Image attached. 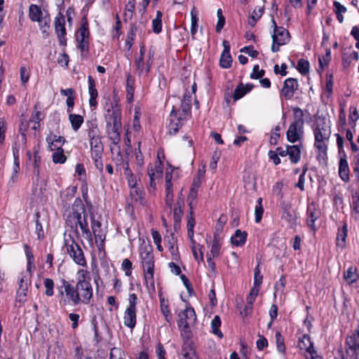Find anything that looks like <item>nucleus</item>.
<instances>
[{
  "label": "nucleus",
  "mask_w": 359,
  "mask_h": 359,
  "mask_svg": "<svg viewBox=\"0 0 359 359\" xmlns=\"http://www.w3.org/2000/svg\"><path fill=\"white\" fill-rule=\"evenodd\" d=\"M87 215L86 213V208L79 200L77 203L73 206L72 211L67 215L66 223L71 228H75V232L78 234V226L82 232V236L90 243H93V233L88 227L87 222Z\"/></svg>",
  "instance_id": "nucleus-1"
},
{
  "label": "nucleus",
  "mask_w": 359,
  "mask_h": 359,
  "mask_svg": "<svg viewBox=\"0 0 359 359\" xmlns=\"http://www.w3.org/2000/svg\"><path fill=\"white\" fill-rule=\"evenodd\" d=\"M121 119V108L115 101L111 104V108L107 110L105 114L107 133L114 143L120 140V131L122 126Z\"/></svg>",
  "instance_id": "nucleus-2"
},
{
  "label": "nucleus",
  "mask_w": 359,
  "mask_h": 359,
  "mask_svg": "<svg viewBox=\"0 0 359 359\" xmlns=\"http://www.w3.org/2000/svg\"><path fill=\"white\" fill-rule=\"evenodd\" d=\"M60 282L61 285L57 287L60 304L64 306L70 304L79 305V298L78 297V293L76 292L75 286L65 279H62Z\"/></svg>",
  "instance_id": "nucleus-3"
},
{
  "label": "nucleus",
  "mask_w": 359,
  "mask_h": 359,
  "mask_svg": "<svg viewBox=\"0 0 359 359\" xmlns=\"http://www.w3.org/2000/svg\"><path fill=\"white\" fill-rule=\"evenodd\" d=\"M191 95H188L186 93L184 95L183 100H182L180 109L182 114L179 117H177V111L172 109L170 113V124L169 133L171 135H175L179 128L182 126L183 121L186 118L187 115L190 112L191 110Z\"/></svg>",
  "instance_id": "nucleus-4"
},
{
  "label": "nucleus",
  "mask_w": 359,
  "mask_h": 359,
  "mask_svg": "<svg viewBox=\"0 0 359 359\" xmlns=\"http://www.w3.org/2000/svg\"><path fill=\"white\" fill-rule=\"evenodd\" d=\"M152 252V247L151 245H144L140 248V259L144 272L146 283H150L154 287V260Z\"/></svg>",
  "instance_id": "nucleus-5"
},
{
  "label": "nucleus",
  "mask_w": 359,
  "mask_h": 359,
  "mask_svg": "<svg viewBox=\"0 0 359 359\" xmlns=\"http://www.w3.org/2000/svg\"><path fill=\"white\" fill-rule=\"evenodd\" d=\"M315 136L314 146L319 151L326 154L327 150V142L331 135V128L323 120L317 122L313 130Z\"/></svg>",
  "instance_id": "nucleus-6"
},
{
  "label": "nucleus",
  "mask_w": 359,
  "mask_h": 359,
  "mask_svg": "<svg viewBox=\"0 0 359 359\" xmlns=\"http://www.w3.org/2000/svg\"><path fill=\"white\" fill-rule=\"evenodd\" d=\"M88 137L90 141L91 156L102 155L104 147L101 141L100 130L95 121H88Z\"/></svg>",
  "instance_id": "nucleus-7"
},
{
  "label": "nucleus",
  "mask_w": 359,
  "mask_h": 359,
  "mask_svg": "<svg viewBox=\"0 0 359 359\" xmlns=\"http://www.w3.org/2000/svg\"><path fill=\"white\" fill-rule=\"evenodd\" d=\"M178 326L181 330L182 335L187 340L191 337L190 327L196 321V315L194 309L187 306L182 311L179 315Z\"/></svg>",
  "instance_id": "nucleus-8"
},
{
  "label": "nucleus",
  "mask_w": 359,
  "mask_h": 359,
  "mask_svg": "<svg viewBox=\"0 0 359 359\" xmlns=\"http://www.w3.org/2000/svg\"><path fill=\"white\" fill-rule=\"evenodd\" d=\"M347 349L346 354L344 353L341 348L337 351L336 357L341 358V359H348L353 358L358 359L359 355V325L355 330L346 338V341Z\"/></svg>",
  "instance_id": "nucleus-9"
},
{
  "label": "nucleus",
  "mask_w": 359,
  "mask_h": 359,
  "mask_svg": "<svg viewBox=\"0 0 359 359\" xmlns=\"http://www.w3.org/2000/svg\"><path fill=\"white\" fill-rule=\"evenodd\" d=\"M145 48L140 47V54L135 58L136 71L140 76H147L150 72L151 67L154 62V51L149 50L147 57H144Z\"/></svg>",
  "instance_id": "nucleus-10"
},
{
  "label": "nucleus",
  "mask_w": 359,
  "mask_h": 359,
  "mask_svg": "<svg viewBox=\"0 0 359 359\" xmlns=\"http://www.w3.org/2000/svg\"><path fill=\"white\" fill-rule=\"evenodd\" d=\"M273 33L272 34L273 44L271 46V50L277 52L280 46L287 43L290 38L289 32L283 27H278L275 20H272Z\"/></svg>",
  "instance_id": "nucleus-11"
},
{
  "label": "nucleus",
  "mask_w": 359,
  "mask_h": 359,
  "mask_svg": "<svg viewBox=\"0 0 359 359\" xmlns=\"http://www.w3.org/2000/svg\"><path fill=\"white\" fill-rule=\"evenodd\" d=\"M137 296L135 294H131L129 296V306L126 309L124 314V325L130 328H133L136 324V304Z\"/></svg>",
  "instance_id": "nucleus-12"
},
{
  "label": "nucleus",
  "mask_w": 359,
  "mask_h": 359,
  "mask_svg": "<svg viewBox=\"0 0 359 359\" xmlns=\"http://www.w3.org/2000/svg\"><path fill=\"white\" fill-rule=\"evenodd\" d=\"M78 297L79 298V304H88L93 297V287L90 283L76 282L75 285Z\"/></svg>",
  "instance_id": "nucleus-13"
},
{
  "label": "nucleus",
  "mask_w": 359,
  "mask_h": 359,
  "mask_svg": "<svg viewBox=\"0 0 359 359\" xmlns=\"http://www.w3.org/2000/svg\"><path fill=\"white\" fill-rule=\"evenodd\" d=\"M66 248L67 253L75 263L82 266H86L87 263L83 252L74 241H72L71 244H66Z\"/></svg>",
  "instance_id": "nucleus-14"
},
{
  "label": "nucleus",
  "mask_w": 359,
  "mask_h": 359,
  "mask_svg": "<svg viewBox=\"0 0 359 359\" xmlns=\"http://www.w3.org/2000/svg\"><path fill=\"white\" fill-rule=\"evenodd\" d=\"M165 210L171 214L172 212V204L173 203V183L172 182L176 181V178L173 177L172 172H167L165 175Z\"/></svg>",
  "instance_id": "nucleus-15"
},
{
  "label": "nucleus",
  "mask_w": 359,
  "mask_h": 359,
  "mask_svg": "<svg viewBox=\"0 0 359 359\" xmlns=\"http://www.w3.org/2000/svg\"><path fill=\"white\" fill-rule=\"evenodd\" d=\"M304 120H295L292 122L287 131V139L290 142H295L301 139L303 135Z\"/></svg>",
  "instance_id": "nucleus-16"
},
{
  "label": "nucleus",
  "mask_w": 359,
  "mask_h": 359,
  "mask_svg": "<svg viewBox=\"0 0 359 359\" xmlns=\"http://www.w3.org/2000/svg\"><path fill=\"white\" fill-rule=\"evenodd\" d=\"M90 219L91 222L92 233L95 236L96 242L99 240L101 243H103L106 236L101 229V222L95 219L93 212H90Z\"/></svg>",
  "instance_id": "nucleus-17"
},
{
  "label": "nucleus",
  "mask_w": 359,
  "mask_h": 359,
  "mask_svg": "<svg viewBox=\"0 0 359 359\" xmlns=\"http://www.w3.org/2000/svg\"><path fill=\"white\" fill-rule=\"evenodd\" d=\"M55 29L57 34V37L61 45H66V29L65 27V18L61 15L60 18L55 19Z\"/></svg>",
  "instance_id": "nucleus-18"
},
{
  "label": "nucleus",
  "mask_w": 359,
  "mask_h": 359,
  "mask_svg": "<svg viewBox=\"0 0 359 359\" xmlns=\"http://www.w3.org/2000/svg\"><path fill=\"white\" fill-rule=\"evenodd\" d=\"M222 44L224 46V50L220 57L219 63L222 68L226 69L231 67V64L232 62V59L230 54V45L229 41L226 40L223 41Z\"/></svg>",
  "instance_id": "nucleus-19"
},
{
  "label": "nucleus",
  "mask_w": 359,
  "mask_h": 359,
  "mask_svg": "<svg viewBox=\"0 0 359 359\" xmlns=\"http://www.w3.org/2000/svg\"><path fill=\"white\" fill-rule=\"evenodd\" d=\"M297 81L294 79H287L285 81L282 93L286 99L291 98L297 89Z\"/></svg>",
  "instance_id": "nucleus-20"
},
{
  "label": "nucleus",
  "mask_w": 359,
  "mask_h": 359,
  "mask_svg": "<svg viewBox=\"0 0 359 359\" xmlns=\"http://www.w3.org/2000/svg\"><path fill=\"white\" fill-rule=\"evenodd\" d=\"M28 278L26 275L22 274L18 282V290L17 291V298L20 302L25 301L28 290Z\"/></svg>",
  "instance_id": "nucleus-21"
},
{
  "label": "nucleus",
  "mask_w": 359,
  "mask_h": 359,
  "mask_svg": "<svg viewBox=\"0 0 359 359\" xmlns=\"http://www.w3.org/2000/svg\"><path fill=\"white\" fill-rule=\"evenodd\" d=\"M148 175L149 177V184L151 188L154 190L156 189V180L161 178L162 176V170L160 167L156 165L154 167L152 165L148 167Z\"/></svg>",
  "instance_id": "nucleus-22"
},
{
  "label": "nucleus",
  "mask_w": 359,
  "mask_h": 359,
  "mask_svg": "<svg viewBox=\"0 0 359 359\" xmlns=\"http://www.w3.org/2000/svg\"><path fill=\"white\" fill-rule=\"evenodd\" d=\"M184 203L182 202V198L177 200L176 203L174 205V208L172 207L171 213L173 214V219H174V226L176 229L177 226H179L182 216L183 214L182 207L184 205Z\"/></svg>",
  "instance_id": "nucleus-23"
},
{
  "label": "nucleus",
  "mask_w": 359,
  "mask_h": 359,
  "mask_svg": "<svg viewBox=\"0 0 359 359\" xmlns=\"http://www.w3.org/2000/svg\"><path fill=\"white\" fill-rule=\"evenodd\" d=\"M48 147L50 150L62 149L61 147L65 142L64 137L50 134L46 137Z\"/></svg>",
  "instance_id": "nucleus-24"
},
{
  "label": "nucleus",
  "mask_w": 359,
  "mask_h": 359,
  "mask_svg": "<svg viewBox=\"0 0 359 359\" xmlns=\"http://www.w3.org/2000/svg\"><path fill=\"white\" fill-rule=\"evenodd\" d=\"M320 216V211L316 208L313 204H311L308 207V226L315 230V221Z\"/></svg>",
  "instance_id": "nucleus-25"
},
{
  "label": "nucleus",
  "mask_w": 359,
  "mask_h": 359,
  "mask_svg": "<svg viewBox=\"0 0 359 359\" xmlns=\"http://www.w3.org/2000/svg\"><path fill=\"white\" fill-rule=\"evenodd\" d=\"M339 175L343 181L348 182L349 180V168L345 154L339 161Z\"/></svg>",
  "instance_id": "nucleus-26"
},
{
  "label": "nucleus",
  "mask_w": 359,
  "mask_h": 359,
  "mask_svg": "<svg viewBox=\"0 0 359 359\" xmlns=\"http://www.w3.org/2000/svg\"><path fill=\"white\" fill-rule=\"evenodd\" d=\"M262 4L260 6H256L255 8L254 9V11H252L251 16L250 17V19L248 20V24L251 27H254L256 25V22H257V20L261 18V17L262 16V15L264 13V0H262Z\"/></svg>",
  "instance_id": "nucleus-27"
},
{
  "label": "nucleus",
  "mask_w": 359,
  "mask_h": 359,
  "mask_svg": "<svg viewBox=\"0 0 359 359\" xmlns=\"http://www.w3.org/2000/svg\"><path fill=\"white\" fill-rule=\"evenodd\" d=\"M182 355L184 359H198L193 348L192 343L189 340H187L184 343Z\"/></svg>",
  "instance_id": "nucleus-28"
},
{
  "label": "nucleus",
  "mask_w": 359,
  "mask_h": 359,
  "mask_svg": "<svg viewBox=\"0 0 359 359\" xmlns=\"http://www.w3.org/2000/svg\"><path fill=\"white\" fill-rule=\"evenodd\" d=\"M247 238V233L237 229L234 235L231 238V243L235 246H242L245 244Z\"/></svg>",
  "instance_id": "nucleus-29"
},
{
  "label": "nucleus",
  "mask_w": 359,
  "mask_h": 359,
  "mask_svg": "<svg viewBox=\"0 0 359 359\" xmlns=\"http://www.w3.org/2000/svg\"><path fill=\"white\" fill-rule=\"evenodd\" d=\"M287 155L292 163H297L301 157V150L298 145H287Z\"/></svg>",
  "instance_id": "nucleus-30"
},
{
  "label": "nucleus",
  "mask_w": 359,
  "mask_h": 359,
  "mask_svg": "<svg viewBox=\"0 0 359 359\" xmlns=\"http://www.w3.org/2000/svg\"><path fill=\"white\" fill-rule=\"evenodd\" d=\"M358 277V270L355 266L349 267L347 271L344 273V278L349 285L355 283Z\"/></svg>",
  "instance_id": "nucleus-31"
},
{
  "label": "nucleus",
  "mask_w": 359,
  "mask_h": 359,
  "mask_svg": "<svg viewBox=\"0 0 359 359\" xmlns=\"http://www.w3.org/2000/svg\"><path fill=\"white\" fill-rule=\"evenodd\" d=\"M29 15L32 21H36L39 23L42 22V11L39 6L32 4L29 6Z\"/></svg>",
  "instance_id": "nucleus-32"
},
{
  "label": "nucleus",
  "mask_w": 359,
  "mask_h": 359,
  "mask_svg": "<svg viewBox=\"0 0 359 359\" xmlns=\"http://www.w3.org/2000/svg\"><path fill=\"white\" fill-rule=\"evenodd\" d=\"M130 195L134 202L140 204L144 203L143 192L137 187L130 188Z\"/></svg>",
  "instance_id": "nucleus-33"
},
{
  "label": "nucleus",
  "mask_w": 359,
  "mask_h": 359,
  "mask_svg": "<svg viewBox=\"0 0 359 359\" xmlns=\"http://www.w3.org/2000/svg\"><path fill=\"white\" fill-rule=\"evenodd\" d=\"M69 119L71 123L72 129L74 131H77L83 123V116L78 114H70L69 115Z\"/></svg>",
  "instance_id": "nucleus-34"
},
{
  "label": "nucleus",
  "mask_w": 359,
  "mask_h": 359,
  "mask_svg": "<svg viewBox=\"0 0 359 359\" xmlns=\"http://www.w3.org/2000/svg\"><path fill=\"white\" fill-rule=\"evenodd\" d=\"M347 226L344 224L341 229H339L337 236V245L341 248H344L346 243V238L347 236Z\"/></svg>",
  "instance_id": "nucleus-35"
},
{
  "label": "nucleus",
  "mask_w": 359,
  "mask_h": 359,
  "mask_svg": "<svg viewBox=\"0 0 359 359\" xmlns=\"http://www.w3.org/2000/svg\"><path fill=\"white\" fill-rule=\"evenodd\" d=\"M221 325V320L218 316H215L211 322L212 332L220 339L223 337V334L219 329Z\"/></svg>",
  "instance_id": "nucleus-36"
},
{
  "label": "nucleus",
  "mask_w": 359,
  "mask_h": 359,
  "mask_svg": "<svg viewBox=\"0 0 359 359\" xmlns=\"http://www.w3.org/2000/svg\"><path fill=\"white\" fill-rule=\"evenodd\" d=\"M299 347L302 350H305L306 351H310L313 348V344L311 341V339L307 335H304L299 340Z\"/></svg>",
  "instance_id": "nucleus-37"
},
{
  "label": "nucleus",
  "mask_w": 359,
  "mask_h": 359,
  "mask_svg": "<svg viewBox=\"0 0 359 359\" xmlns=\"http://www.w3.org/2000/svg\"><path fill=\"white\" fill-rule=\"evenodd\" d=\"M221 245L219 243V237L217 234H214V239L211 245L210 254H208L212 257H217L219 254Z\"/></svg>",
  "instance_id": "nucleus-38"
},
{
  "label": "nucleus",
  "mask_w": 359,
  "mask_h": 359,
  "mask_svg": "<svg viewBox=\"0 0 359 359\" xmlns=\"http://www.w3.org/2000/svg\"><path fill=\"white\" fill-rule=\"evenodd\" d=\"M191 34L193 39H194V35L197 31V12L196 8L194 7L191 11Z\"/></svg>",
  "instance_id": "nucleus-39"
},
{
  "label": "nucleus",
  "mask_w": 359,
  "mask_h": 359,
  "mask_svg": "<svg viewBox=\"0 0 359 359\" xmlns=\"http://www.w3.org/2000/svg\"><path fill=\"white\" fill-rule=\"evenodd\" d=\"M88 23L86 21L84 24L79 28L77 34H76V40H85L89 35V31L87 27Z\"/></svg>",
  "instance_id": "nucleus-40"
},
{
  "label": "nucleus",
  "mask_w": 359,
  "mask_h": 359,
  "mask_svg": "<svg viewBox=\"0 0 359 359\" xmlns=\"http://www.w3.org/2000/svg\"><path fill=\"white\" fill-rule=\"evenodd\" d=\"M250 91V88L245 90L243 84H240L234 90L233 99L234 100H239L243 97L248 92Z\"/></svg>",
  "instance_id": "nucleus-41"
},
{
  "label": "nucleus",
  "mask_w": 359,
  "mask_h": 359,
  "mask_svg": "<svg viewBox=\"0 0 359 359\" xmlns=\"http://www.w3.org/2000/svg\"><path fill=\"white\" fill-rule=\"evenodd\" d=\"M53 161L55 163H63L66 161V156L64 155L63 149H57L53 154Z\"/></svg>",
  "instance_id": "nucleus-42"
},
{
  "label": "nucleus",
  "mask_w": 359,
  "mask_h": 359,
  "mask_svg": "<svg viewBox=\"0 0 359 359\" xmlns=\"http://www.w3.org/2000/svg\"><path fill=\"white\" fill-rule=\"evenodd\" d=\"M297 68L299 72L302 74H306L309 71V62L307 60L301 59L299 60L297 64Z\"/></svg>",
  "instance_id": "nucleus-43"
},
{
  "label": "nucleus",
  "mask_w": 359,
  "mask_h": 359,
  "mask_svg": "<svg viewBox=\"0 0 359 359\" xmlns=\"http://www.w3.org/2000/svg\"><path fill=\"white\" fill-rule=\"evenodd\" d=\"M89 272L85 269H80L76 273L77 282L90 283Z\"/></svg>",
  "instance_id": "nucleus-44"
},
{
  "label": "nucleus",
  "mask_w": 359,
  "mask_h": 359,
  "mask_svg": "<svg viewBox=\"0 0 359 359\" xmlns=\"http://www.w3.org/2000/svg\"><path fill=\"white\" fill-rule=\"evenodd\" d=\"M176 243H177L176 238H175L174 236L172 235V245L170 246H169V250L172 255V259L175 260H177L179 258V251H178V248L176 245Z\"/></svg>",
  "instance_id": "nucleus-45"
},
{
  "label": "nucleus",
  "mask_w": 359,
  "mask_h": 359,
  "mask_svg": "<svg viewBox=\"0 0 359 359\" xmlns=\"http://www.w3.org/2000/svg\"><path fill=\"white\" fill-rule=\"evenodd\" d=\"M125 353L119 348H113L109 353V359H124Z\"/></svg>",
  "instance_id": "nucleus-46"
},
{
  "label": "nucleus",
  "mask_w": 359,
  "mask_h": 359,
  "mask_svg": "<svg viewBox=\"0 0 359 359\" xmlns=\"http://www.w3.org/2000/svg\"><path fill=\"white\" fill-rule=\"evenodd\" d=\"M44 286L46 287L45 294L51 297L53 295V287H54V282L50 278H45L44 279Z\"/></svg>",
  "instance_id": "nucleus-47"
},
{
  "label": "nucleus",
  "mask_w": 359,
  "mask_h": 359,
  "mask_svg": "<svg viewBox=\"0 0 359 359\" xmlns=\"http://www.w3.org/2000/svg\"><path fill=\"white\" fill-rule=\"evenodd\" d=\"M276 341L278 351L281 353H284L285 351V346L284 344L283 337L280 332H277L276 334Z\"/></svg>",
  "instance_id": "nucleus-48"
},
{
  "label": "nucleus",
  "mask_w": 359,
  "mask_h": 359,
  "mask_svg": "<svg viewBox=\"0 0 359 359\" xmlns=\"http://www.w3.org/2000/svg\"><path fill=\"white\" fill-rule=\"evenodd\" d=\"M135 1L130 0L128 2L126 6V11H125V17L126 18L131 19L133 16V13L135 10Z\"/></svg>",
  "instance_id": "nucleus-49"
},
{
  "label": "nucleus",
  "mask_w": 359,
  "mask_h": 359,
  "mask_svg": "<svg viewBox=\"0 0 359 359\" xmlns=\"http://www.w3.org/2000/svg\"><path fill=\"white\" fill-rule=\"evenodd\" d=\"M88 93L90 95V100H89V104L91 107H96L97 106V101L96 98L97 97V90L94 88H88Z\"/></svg>",
  "instance_id": "nucleus-50"
},
{
  "label": "nucleus",
  "mask_w": 359,
  "mask_h": 359,
  "mask_svg": "<svg viewBox=\"0 0 359 359\" xmlns=\"http://www.w3.org/2000/svg\"><path fill=\"white\" fill-rule=\"evenodd\" d=\"M285 280L283 276H281L279 281L276 283L274 287V297H276L278 293H283L285 288Z\"/></svg>",
  "instance_id": "nucleus-51"
},
{
  "label": "nucleus",
  "mask_w": 359,
  "mask_h": 359,
  "mask_svg": "<svg viewBox=\"0 0 359 359\" xmlns=\"http://www.w3.org/2000/svg\"><path fill=\"white\" fill-rule=\"evenodd\" d=\"M198 196V190H195L194 188H191L189 194L188 196V201L190 210H193V206L195 203Z\"/></svg>",
  "instance_id": "nucleus-52"
},
{
  "label": "nucleus",
  "mask_w": 359,
  "mask_h": 359,
  "mask_svg": "<svg viewBox=\"0 0 359 359\" xmlns=\"http://www.w3.org/2000/svg\"><path fill=\"white\" fill-rule=\"evenodd\" d=\"M161 310L162 313L164 315L165 320L168 323L170 322L171 316L170 314V311L168 309V304L165 302L164 299H161Z\"/></svg>",
  "instance_id": "nucleus-53"
},
{
  "label": "nucleus",
  "mask_w": 359,
  "mask_h": 359,
  "mask_svg": "<svg viewBox=\"0 0 359 359\" xmlns=\"http://www.w3.org/2000/svg\"><path fill=\"white\" fill-rule=\"evenodd\" d=\"M264 75V71L263 69L259 70V67L258 65H256L253 67V70L252 74H250V77L252 79H261Z\"/></svg>",
  "instance_id": "nucleus-54"
},
{
  "label": "nucleus",
  "mask_w": 359,
  "mask_h": 359,
  "mask_svg": "<svg viewBox=\"0 0 359 359\" xmlns=\"http://www.w3.org/2000/svg\"><path fill=\"white\" fill-rule=\"evenodd\" d=\"M13 154L14 157V172H18L20 170V158H19V150L18 149L13 148Z\"/></svg>",
  "instance_id": "nucleus-55"
},
{
  "label": "nucleus",
  "mask_w": 359,
  "mask_h": 359,
  "mask_svg": "<svg viewBox=\"0 0 359 359\" xmlns=\"http://www.w3.org/2000/svg\"><path fill=\"white\" fill-rule=\"evenodd\" d=\"M280 130V127L279 126H276V128H274V130L272 132L271 135V138H270V143L271 144H276L277 142H278V139L280 136V134H279V131Z\"/></svg>",
  "instance_id": "nucleus-56"
},
{
  "label": "nucleus",
  "mask_w": 359,
  "mask_h": 359,
  "mask_svg": "<svg viewBox=\"0 0 359 359\" xmlns=\"http://www.w3.org/2000/svg\"><path fill=\"white\" fill-rule=\"evenodd\" d=\"M140 144L141 142H138V147L135 149V156H136V162L137 165L142 166L144 164V158L143 155L140 150Z\"/></svg>",
  "instance_id": "nucleus-57"
},
{
  "label": "nucleus",
  "mask_w": 359,
  "mask_h": 359,
  "mask_svg": "<svg viewBox=\"0 0 359 359\" xmlns=\"http://www.w3.org/2000/svg\"><path fill=\"white\" fill-rule=\"evenodd\" d=\"M122 268L126 271V276L131 274L132 262L128 259H124L122 262Z\"/></svg>",
  "instance_id": "nucleus-58"
},
{
  "label": "nucleus",
  "mask_w": 359,
  "mask_h": 359,
  "mask_svg": "<svg viewBox=\"0 0 359 359\" xmlns=\"http://www.w3.org/2000/svg\"><path fill=\"white\" fill-rule=\"evenodd\" d=\"M264 212V209L262 205H256L255 208V222L259 223L261 222L262 218V215Z\"/></svg>",
  "instance_id": "nucleus-59"
},
{
  "label": "nucleus",
  "mask_w": 359,
  "mask_h": 359,
  "mask_svg": "<svg viewBox=\"0 0 359 359\" xmlns=\"http://www.w3.org/2000/svg\"><path fill=\"white\" fill-rule=\"evenodd\" d=\"M162 28V20L154 19L152 20V29L154 33L158 34Z\"/></svg>",
  "instance_id": "nucleus-60"
},
{
  "label": "nucleus",
  "mask_w": 359,
  "mask_h": 359,
  "mask_svg": "<svg viewBox=\"0 0 359 359\" xmlns=\"http://www.w3.org/2000/svg\"><path fill=\"white\" fill-rule=\"evenodd\" d=\"M241 52H244L248 54L250 57L255 58L257 57L259 53L257 50H254L252 46H246L241 50Z\"/></svg>",
  "instance_id": "nucleus-61"
},
{
  "label": "nucleus",
  "mask_w": 359,
  "mask_h": 359,
  "mask_svg": "<svg viewBox=\"0 0 359 359\" xmlns=\"http://www.w3.org/2000/svg\"><path fill=\"white\" fill-rule=\"evenodd\" d=\"M226 222V219L224 217H220L217 221V223L216 224L215 227V234L217 235V237H219V233L222 231L224 224Z\"/></svg>",
  "instance_id": "nucleus-62"
},
{
  "label": "nucleus",
  "mask_w": 359,
  "mask_h": 359,
  "mask_svg": "<svg viewBox=\"0 0 359 359\" xmlns=\"http://www.w3.org/2000/svg\"><path fill=\"white\" fill-rule=\"evenodd\" d=\"M267 346H268V341H267L266 339L262 335H259V339L257 341V348L259 351H262L264 348H266Z\"/></svg>",
  "instance_id": "nucleus-63"
},
{
  "label": "nucleus",
  "mask_w": 359,
  "mask_h": 359,
  "mask_svg": "<svg viewBox=\"0 0 359 359\" xmlns=\"http://www.w3.org/2000/svg\"><path fill=\"white\" fill-rule=\"evenodd\" d=\"M333 6L334 7V13H344L346 12V8L341 5L339 2L334 1L333 2Z\"/></svg>",
  "instance_id": "nucleus-64"
}]
</instances>
